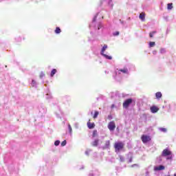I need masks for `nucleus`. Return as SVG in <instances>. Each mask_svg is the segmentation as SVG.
<instances>
[{
    "label": "nucleus",
    "instance_id": "5701e85b",
    "mask_svg": "<svg viewBox=\"0 0 176 176\" xmlns=\"http://www.w3.org/2000/svg\"><path fill=\"white\" fill-rule=\"evenodd\" d=\"M67 142L66 140H64L63 142H61L60 145L61 146H66Z\"/></svg>",
    "mask_w": 176,
    "mask_h": 176
},
{
    "label": "nucleus",
    "instance_id": "f257e3e1",
    "mask_svg": "<svg viewBox=\"0 0 176 176\" xmlns=\"http://www.w3.org/2000/svg\"><path fill=\"white\" fill-rule=\"evenodd\" d=\"M125 144L122 142H117L114 144V148L116 152H120L121 150L124 148Z\"/></svg>",
    "mask_w": 176,
    "mask_h": 176
},
{
    "label": "nucleus",
    "instance_id": "4468645a",
    "mask_svg": "<svg viewBox=\"0 0 176 176\" xmlns=\"http://www.w3.org/2000/svg\"><path fill=\"white\" fill-rule=\"evenodd\" d=\"M57 70L56 69H53L52 73H50V76L54 77L55 74H56Z\"/></svg>",
    "mask_w": 176,
    "mask_h": 176
},
{
    "label": "nucleus",
    "instance_id": "a211bd4d",
    "mask_svg": "<svg viewBox=\"0 0 176 176\" xmlns=\"http://www.w3.org/2000/svg\"><path fill=\"white\" fill-rule=\"evenodd\" d=\"M98 144V140H95V141H94L92 143L93 146H97Z\"/></svg>",
    "mask_w": 176,
    "mask_h": 176
},
{
    "label": "nucleus",
    "instance_id": "f8f14e48",
    "mask_svg": "<svg viewBox=\"0 0 176 176\" xmlns=\"http://www.w3.org/2000/svg\"><path fill=\"white\" fill-rule=\"evenodd\" d=\"M107 48H108V45H104L103 47H102L100 54H103V53L105 52Z\"/></svg>",
    "mask_w": 176,
    "mask_h": 176
},
{
    "label": "nucleus",
    "instance_id": "f704fd0d",
    "mask_svg": "<svg viewBox=\"0 0 176 176\" xmlns=\"http://www.w3.org/2000/svg\"><path fill=\"white\" fill-rule=\"evenodd\" d=\"M173 176H176V173L175 175H173Z\"/></svg>",
    "mask_w": 176,
    "mask_h": 176
},
{
    "label": "nucleus",
    "instance_id": "2f4dec72",
    "mask_svg": "<svg viewBox=\"0 0 176 176\" xmlns=\"http://www.w3.org/2000/svg\"><path fill=\"white\" fill-rule=\"evenodd\" d=\"M134 166H137V164H133V165H132V167H134Z\"/></svg>",
    "mask_w": 176,
    "mask_h": 176
},
{
    "label": "nucleus",
    "instance_id": "c9c22d12",
    "mask_svg": "<svg viewBox=\"0 0 176 176\" xmlns=\"http://www.w3.org/2000/svg\"><path fill=\"white\" fill-rule=\"evenodd\" d=\"M116 75H117V73L116 72Z\"/></svg>",
    "mask_w": 176,
    "mask_h": 176
},
{
    "label": "nucleus",
    "instance_id": "aec40b11",
    "mask_svg": "<svg viewBox=\"0 0 176 176\" xmlns=\"http://www.w3.org/2000/svg\"><path fill=\"white\" fill-rule=\"evenodd\" d=\"M98 111H95V113H94V116H93V118L94 119H96L98 118Z\"/></svg>",
    "mask_w": 176,
    "mask_h": 176
},
{
    "label": "nucleus",
    "instance_id": "20e7f679",
    "mask_svg": "<svg viewBox=\"0 0 176 176\" xmlns=\"http://www.w3.org/2000/svg\"><path fill=\"white\" fill-rule=\"evenodd\" d=\"M107 128L110 130V131H114L115 129H116V124H115V122L113 121L110 122L109 123V125L107 126Z\"/></svg>",
    "mask_w": 176,
    "mask_h": 176
},
{
    "label": "nucleus",
    "instance_id": "cd10ccee",
    "mask_svg": "<svg viewBox=\"0 0 176 176\" xmlns=\"http://www.w3.org/2000/svg\"><path fill=\"white\" fill-rule=\"evenodd\" d=\"M161 131L166 133V128H161L160 129Z\"/></svg>",
    "mask_w": 176,
    "mask_h": 176
},
{
    "label": "nucleus",
    "instance_id": "f03ea898",
    "mask_svg": "<svg viewBox=\"0 0 176 176\" xmlns=\"http://www.w3.org/2000/svg\"><path fill=\"white\" fill-rule=\"evenodd\" d=\"M132 102H133L132 98H127L123 102V108L124 109H128L129 107L132 104Z\"/></svg>",
    "mask_w": 176,
    "mask_h": 176
},
{
    "label": "nucleus",
    "instance_id": "6ab92c4d",
    "mask_svg": "<svg viewBox=\"0 0 176 176\" xmlns=\"http://www.w3.org/2000/svg\"><path fill=\"white\" fill-rule=\"evenodd\" d=\"M155 33H157V32H155V31H153V32H150V33H149V37H150V38H153V35H154Z\"/></svg>",
    "mask_w": 176,
    "mask_h": 176
},
{
    "label": "nucleus",
    "instance_id": "72a5a7b5",
    "mask_svg": "<svg viewBox=\"0 0 176 176\" xmlns=\"http://www.w3.org/2000/svg\"><path fill=\"white\" fill-rule=\"evenodd\" d=\"M100 27H98V30H100Z\"/></svg>",
    "mask_w": 176,
    "mask_h": 176
},
{
    "label": "nucleus",
    "instance_id": "412c9836",
    "mask_svg": "<svg viewBox=\"0 0 176 176\" xmlns=\"http://www.w3.org/2000/svg\"><path fill=\"white\" fill-rule=\"evenodd\" d=\"M97 135H98L97 131H96V130H95V131H93V135H92L93 138L96 137Z\"/></svg>",
    "mask_w": 176,
    "mask_h": 176
},
{
    "label": "nucleus",
    "instance_id": "c756f323",
    "mask_svg": "<svg viewBox=\"0 0 176 176\" xmlns=\"http://www.w3.org/2000/svg\"><path fill=\"white\" fill-rule=\"evenodd\" d=\"M32 85H35V81L32 80Z\"/></svg>",
    "mask_w": 176,
    "mask_h": 176
},
{
    "label": "nucleus",
    "instance_id": "2eb2a0df",
    "mask_svg": "<svg viewBox=\"0 0 176 176\" xmlns=\"http://www.w3.org/2000/svg\"><path fill=\"white\" fill-rule=\"evenodd\" d=\"M167 9L171 10L173 9V3H169L167 4Z\"/></svg>",
    "mask_w": 176,
    "mask_h": 176
},
{
    "label": "nucleus",
    "instance_id": "7ed1b4c3",
    "mask_svg": "<svg viewBox=\"0 0 176 176\" xmlns=\"http://www.w3.org/2000/svg\"><path fill=\"white\" fill-rule=\"evenodd\" d=\"M141 140L142 142H143L144 144H146L151 140V138L147 135H142Z\"/></svg>",
    "mask_w": 176,
    "mask_h": 176
},
{
    "label": "nucleus",
    "instance_id": "c85d7f7f",
    "mask_svg": "<svg viewBox=\"0 0 176 176\" xmlns=\"http://www.w3.org/2000/svg\"><path fill=\"white\" fill-rule=\"evenodd\" d=\"M107 119L109 120H112L111 115L107 116Z\"/></svg>",
    "mask_w": 176,
    "mask_h": 176
},
{
    "label": "nucleus",
    "instance_id": "e433bc0d",
    "mask_svg": "<svg viewBox=\"0 0 176 176\" xmlns=\"http://www.w3.org/2000/svg\"><path fill=\"white\" fill-rule=\"evenodd\" d=\"M168 176H170V175H168Z\"/></svg>",
    "mask_w": 176,
    "mask_h": 176
},
{
    "label": "nucleus",
    "instance_id": "7c9ffc66",
    "mask_svg": "<svg viewBox=\"0 0 176 176\" xmlns=\"http://www.w3.org/2000/svg\"><path fill=\"white\" fill-rule=\"evenodd\" d=\"M111 108H114V104H112Z\"/></svg>",
    "mask_w": 176,
    "mask_h": 176
},
{
    "label": "nucleus",
    "instance_id": "9b49d317",
    "mask_svg": "<svg viewBox=\"0 0 176 176\" xmlns=\"http://www.w3.org/2000/svg\"><path fill=\"white\" fill-rule=\"evenodd\" d=\"M155 170H165V166H164L163 165H160L157 167H156L155 168Z\"/></svg>",
    "mask_w": 176,
    "mask_h": 176
},
{
    "label": "nucleus",
    "instance_id": "a878e982",
    "mask_svg": "<svg viewBox=\"0 0 176 176\" xmlns=\"http://www.w3.org/2000/svg\"><path fill=\"white\" fill-rule=\"evenodd\" d=\"M43 76H45V74L43 73V72H41V75H40V78H43Z\"/></svg>",
    "mask_w": 176,
    "mask_h": 176
},
{
    "label": "nucleus",
    "instance_id": "393cba45",
    "mask_svg": "<svg viewBox=\"0 0 176 176\" xmlns=\"http://www.w3.org/2000/svg\"><path fill=\"white\" fill-rule=\"evenodd\" d=\"M113 35H114V36H117L120 35V32H118V31L116 32L115 33H113Z\"/></svg>",
    "mask_w": 176,
    "mask_h": 176
},
{
    "label": "nucleus",
    "instance_id": "473e14b6",
    "mask_svg": "<svg viewBox=\"0 0 176 176\" xmlns=\"http://www.w3.org/2000/svg\"><path fill=\"white\" fill-rule=\"evenodd\" d=\"M96 16H95V18H94V21H96Z\"/></svg>",
    "mask_w": 176,
    "mask_h": 176
},
{
    "label": "nucleus",
    "instance_id": "b1692460",
    "mask_svg": "<svg viewBox=\"0 0 176 176\" xmlns=\"http://www.w3.org/2000/svg\"><path fill=\"white\" fill-rule=\"evenodd\" d=\"M68 126H69V131L70 133H72V128L71 126V124H69Z\"/></svg>",
    "mask_w": 176,
    "mask_h": 176
},
{
    "label": "nucleus",
    "instance_id": "6e6552de",
    "mask_svg": "<svg viewBox=\"0 0 176 176\" xmlns=\"http://www.w3.org/2000/svg\"><path fill=\"white\" fill-rule=\"evenodd\" d=\"M110 145H111V142H109V140L104 142V146H103V149L105 150L109 148Z\"/></svg>",
    "mask_w": 176,
    "mask_h": 176
},
{
    "label": "nucleus",
    "instance_id": "1a4fd4ad",
    "mask_svg": "<svg viewBox=\"0 0 176 176\" xmlns=\"http://www.w3.org/2000/svg\"><path fill=\"white\" fill-rule=\"evenodd\" d=\"M145 12H142L140 14H139V19H140L142 21H145Z\"/></svg>",
    "mask_w": 176,
    "mask_h": 176
},
{
    "label": "nucleus",
    "instance_id": "9d476101",
    "mask_svg": "<svg viewBox=\"0 0 176 176\" xmlns=\"http://www.w3.org/2000/svg\"><path fill=\"white\" fill-rule=\"evenodd\" d=\"M118 72H122L123 74H129L128 68L120 69L118 70Z\"/></svg>",
    "mask_w": 176,
    "mask_h": 176
},
{
    "label": "nucleus",
    "instance_id": "0eeeda50",
    "mask_svg": "<svg viewBox=\"0 0 176 176\" xmlns=\"http://www.w3.org/2000/svg\"><path fill=\"white\" fill-rule=\"evenodd\" d=\"M150 110H151L152 113H156L158 111H160V108L153 106L151 108H150Z\"/></svg>",
    "mask_w": 176,
    "mask_h": 176
},
{
    "label": "nucleus",
    "instance_id": "39448f33",
    "mask_svg": "<svg viewBox=\"0 0 176 176\" xmlns=\"http://www.w3.org/2000/svg\"><path fill=\"white\" fill-rule=\"evenodd\" d=\"M172 155V153L170 151H169L168 148H166L162 152V156L163 157H166V156H170Z\"/></svg>",
    "mask_w": 176,
    "mask_h": 176
},
{
    "label": "nucleus",
    "instance_id": "ddd939ff",
    "mask_svg": "<svg viewBox=\"0 0 176 176\" xmlns=\"http://www.w3.org/2000/svg\"><path fill=\"white\" fill-rule=\"evenodd\" d=\"M155 97L156 98L160 99L162 98V94H161V92H156Z\"/></svg>",
    "mask_w": 176,
    "mask_h": 176
},
{
    "label": "nucleus",
    "instance_id": "dca6fc26",
    "mask_svg": "<svg viewBox=\"0 0 176 176\" xmlns=\"http://www.w3.org/2000/svg\"><path fill=\"white\" fill-rule=\"evenodd\" d=\"M102 56H103L104 58H106L107 59H109V60H111L112 59V57L111 56H109L107 54H105L103 53V54H101Z\"/></svg>",
    "mask_w": 176,
    "mask_h": 176
},
{
    "label": "nucleus",
    "instance_id": "f3484780",
    "mask_svg": "<svg viewBox=\"0 0 176 176\" xmlns=\"http://www.w3.org/2000/svg\"><path fill=\"white\" fill-rule=\"evenodd\" d=\"M60 32H61V30H60V28H59V27H56V30H55V33H56V34H60Z\"/></svg>",
    "mask_w": 176,
    "mask_h": 176
},
{
    "label": "nucleus",
    "instance_id": "423d86ee",
    "mask_svg": "<svg viewBox=\"0 0 176 176\" xmlns=\"http://www.w3.org/2000/svg\"><path fill=\"white\" fill-rule=\"evenodd\" d=\"M87 128L89 129H93L95 128V124L94 122H91V120H89V122L87 123Z\"/></svg>",
    "mask_w": 176,
    "mask_h": 176
},
{
    "label": "nucleus",
    "instance_id": "bb28decb",
    "mask_svg": "<svg viewBox=\"0 0 176 176\" xmlns=\"http://www.w3.org/2000/svg\"><path fill=\"white\" fill-rule=\"evenodd\" d=\"M54 144H55V146H58V145H60V141H58V140L55 141Z\"/></svg>",
    "mask_w": 176,
    "mask_h": 176
},
{
    "label": "nucleus",
    "instance_id": "4be33fe9",
    "mask_svg": "<svg viewBox=\"0 0 176 176\" xmlns=\"http://www.w3.org/2000/svg\"><path fill=\"white\" fill-rule=\"evenodd\" d=\"M155 45V42H150L149 43V47H153Z\"/></svg>",
    "mask_w": 176,
    "mask_h": 176
}]
</instances>
